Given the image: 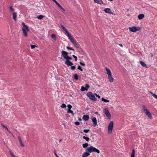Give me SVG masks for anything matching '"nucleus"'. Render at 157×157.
Wrapping results in <instances>:
<instances>
[{
    "label": "nucleus",
    "instance_id": "nucleus-1",
    "mask_svg": "<svg viewBox=\"0 0 157 157\" xmlns=\"http://www.w3.org/2000/svg\"><path fill=\"white\" fill-rule=\"evenodd\" d=\"M142 108L143 112L145 113L149 118L151 119H152V117L151 113L147 109V107L144 105H143L142 106Z\"/></svg>",
    "mask_w": 157,
    "mask_h": 157
},
{
    "label": "nucleus",
    "instance_id": "nucleus-2",
    "mask_svg": "<svg viewBox=\"0 0 157 157\" xmlns=\"http://www.w3.org/2000/svg\"><path fill=\"white\" fill-rule=\"evenodd\" d=\"M86 151L89 153H91L92 152H95L98 154H99L100 152L98 149L92 146H91L90 147L87 148Z\"/></svg>",
    "mask_w": 157,
    "mask_h": 157
},
{
    "label": "nucleus",
    "instance_id": "nucleus-3",
    "mask_svg": "<svg viewBox=\"0 0 157 157\" xmlns=\"http://www.w3.org/2000/svg\"><path fill=\"white\" fill-rule=\"evenodd\" d=\"M113 126V121H111L109 124L108 126V132L109 134L112 133Z\"/></svg>",
    "mask_w": 157,
    "mask_h": 157
},
{
    "label": "nucleus",
    "instance_id": "nucleus-4",
    "mask_svg": "<svg viewBox=\"0 0 157 157\" xmlns=\"http://www.w3.org/2000/svg\"><path fill=\"white\" fill-rule=\"evenodd\" d=\"M72 59V58L71 57H70L68 56L65 59L66 60L65 62V64L68 66L73 65V63L72 62L70 61V60H71Z\"/></svg>",
    "mask_w": 157,
    "mask_h": 157
},
{
    "label": "nucleus",
    "instance_id": "nucleus-5",
    "mask_svg": "<svg viewBox=\"0 0 157 157\" xmlns=\"http://www.w3.org/2000/svg\"><path fill=\"white\" fill-rule=\"evenodd\" d=\"M68 38L76 48H79V45L77 43L76 40H75L72 37L71 35L68 37Z\"/></svg>",
    "mask_w": 157,
    "mask_h": 157
},
{
    "label": "nucleus",
    "instance_id": "nucleus-6",
    "mask_svg": "<svg viewBox=\"0 0 157 157\" xmlns=\"http://www.w3.org/2000/svg\"><path fill=\"white\" fill-rule=\"evenodd\" d=\"M87 96L91 100L96 101L97 100L95 96L91 92H89L87 94Z\"/></svg>",
    "mask_w": 157,
    "mask_h": 157
},
{
    "label": "nucleus",
    "instance_id": "nucleus-7",
    "mask_svg": "<svg viewBox=\"0 0 157 157\" xmlns=\"http://www.w3.org/2000/svg\"><path fill=\"white\" fill-rule=\"evenodd\" d=\"M61 56H63V58L65 59L68 56V53L66 51L62 50L61 52Z\"/></svg>",
    "mask_w": 157,
    "mask_h": 157
},
{
    "label": "nucleus",
    "instance_id": "nucleus-8",
    "mask_svg": "<svg viewBox=\"0 0 157 157\" xmlns=\"http://www.w3.org/2000/svg\"><path fill=\"white\" fill-rule=\"evenodd\" d=\"M60 25L61 28L63 29L65 32V33L67 34L68 37H69L71 35V34L69 33L67 29L62 24H60Z\"/></svg>",
    "mask_w": 157,
    "mask_h": 157
},
{
    "label": "nucleus",
    "instance_id": "nucleus-9",
    "mask_svg": "<svg viewBox=\"0 0 157 157\" xmlns=\"http://www.w3.org/2000/svg\"><path fill=\"white\" fill-rule=\"evenodd\" d=\"M104 113L106 115V116L108 118H110L111 117V115L109 110H108V109L107 108H105Z\"/></svg>",
    "mask_w": 157,
    "mask_h": 157
},
{
    "label": "nucleus",
    "instance_id": "nucleus-10",
    "mask_svg": "<svg viewBox=\"0 0 157 157\" xmlns=\"http://www.w3.org/2000/svg\"><path fill=\"white\" fill-rule=\"evenodd\" d=\"M129 29L130 31L134 32L137 31V27L135 26L131 27L129 28Z\"/></svg>",
    "mask_w": 157,
    "mask_h": 157
},
{
    "label": "nucleus",
    "instance_id": "nucleus-11",
    "mask_svg": "<svg viewBox=\"0 0 157 157\" xmlns=\"http://www.w3.org/2000/svg\"><path fill=\"white\" fill-rule=\"evenodd\" d=\"M104 11L106 13H108L110 14H113V13L112 12L111 10L109 8H106L105 9Z\"/></svg>",
    "mask_w": 157,
    "mask_h": 157
},
{
    "label": "nucleus",
    "instance_id": "nucleus-12",
    "mask_svg": "<svg viewBox=\"0 0 157 157\" xmlns=\"http://www.w3.org/2000/svg\"><path fill=\"white\" fill-rule=\"evenodd\" d=\"M92 121L93 123V126L95 127L97 124V119L95 117H94L92 120Z\"/></svg>",
    "mask_w": 157,
    "mask_h": 157
},
{
    "label": "nucleus",
    "instance_id": "nucleus-13",
    "mask_svg": "<svg viewBox=\"0 0 157 157\" xmlns=\"http://www.w3.org/2000/svg\"><path fill=\"white\" fill-rule=\"evenodd\" d=\"M82 118L84 120L87 121L89 119V116L88 115H85L83 116Z\"/></svg>",
    "mask_w": 157,
    "mask_h": 157
},
{
    "label": "nucleus",
    "instance_id": "nucleus-14",
    "mask_svg": "<svg viewBox=\"0 0 157 157\" xmlns=\"http://www.w3.org/2000/svg\"><path fill=\"white\" fill-rule=\"evenodd\" d=\"M22 31L24 34V35L25 36L27 37L28 36V34L27 31H28L25 28H22Z\"/></svg>",
    "mask_w": 157,
    "mask_h": 157
},
{
    "label": "nucleus",
    "instance_id": "nucleus-15",
    "mask_svg": "<svg viewBox=\"0 0 157 157\" xmlns=\"http://www.w3.org/2000/svg\"><path fill=\"white\" fill-rule=\"evenodd\" d=\"M108 78L110 82H113L114 81V79L112 77V75L108 76Z\"/></svg>",
    "mask_w": 157,
    "mask_h": 157
},
{
    "label": "nucleus",
    "instance_id": "nucleus-16",
    "mask_svg": "<svg viewBox=\"0 0 157 157\" xmlns=\"http://www.w3.org/2000/svg\"><path fill=\"white\" fill-rule=\"evenodd\" d=\"M105 70L106 71V73L108 75V76L112 75L110 70L107 67L105 68Z\"/></svg>",
    "mask_w": 157,
    "mask_h": 157
},
{
    "label": "nucleus",
    "instance_id": "nucleus-17",
    "mask_svg": "<svg viewBox=\"0 0 157 157\" xmlns=\"http://www.w3.org/2000/svg\"><path fill=\"white\" fill-rule=\"evenodd\" d=\"M94 2L95 3L101 5L103 4V2L101 0H94Z\"/></svg>",
    "mask_w": 157,
    "mask_h": 157
},
{
    "label": "nucleus",
    "instance_id": "nucleus-18",
    "mask_svg": "<svg viewBox=\"0 0 157 157\" xmlns=\"http://www.w3.org/2000/svg\"><path fill=\"white\" fill-rule=\"evenodd\" d=\"M1 125L3 128L6 129L9 132V133H11V132L8 130L6 126L4 125L2 123L1 124Z\"/></svg>",
    "mask_w": 157,
    "mask_h": 157
},
{
    "label": "nucleus",
    "instance_id": "nucleus-19",
    "mask_svg": "<svg viewBox=\"0 0 157 157\" xmlns=\"http://www.w3.org/2000/svg\"><path fill=\"white\" fill-rule=\"evenodd\" d=\"M88 152H86L83 153L82 157H87L90 155V154Z\"/></svg>",
    "mask_w": 157,
    "mask_h": 157
},
{
    "label": "nucleus",
    "instance_id": "nucleus-20",
    "mask_svg": "<svg viewBox=\"0 0 157 157\" xmlns=\"http://www.w3.org/2000/svg\"><path fill=\"white\" fill-rule=\"evenodd\" d=\"M140 63L141 65L144 67H145V68H147L148 67L145 64V63L142 61H140Z\"/></svg>",
    "mask_w": 157,
    "mask_h": 157
},
{
    "label": "nucleus",
    "instance_id": "nucleus-21",
    "mask_svg": "<svg viewBox=\"0 0 157 157\" xmlns=\"http://www.w3.org/2000/svg\"><path fill=\"white\" fill-rule=\"evenodd\" d=\"M144 15L143 14H140L138 16V19L139 20H141L144 18Z\"/></svg>",
    "mask_w": 157,
    "mask_h": 157
},
{
    "label": "nucleus",
    "instance_id": "nucleus-22",
    "mask_svg": "<svg viewBox=\"0 0 157 157\" xmlns=\"http://www.w3.org/2000/svg\"><path fill=\"white\" fill-rule=\"evenodd\" d=\"M22 25L24 27H25L24 28H25L28 31H29V29L27 25H25L24 23L22 22Z\"/></svg>",
    "mask_w": 157,
    "mask_h": 157
},
{
    "label": "nucleus",
    "instance_id": "nucleus-23",
    "mask_svg": "<svg viewBox=\"0 0 157 157\" xmlns=\"http://www.w3.org/2000/svg\"><path fill=\"white\" fill-rule=\"evenodd\" d=\"M13 18L14 21H16L17 15L16 13L15 12H13Z\"/></svg>",
    "mask_w": 157,
    "mask_h": 157
},
{
    "label": "nucleus",
    "instance_id": "nucleus-24",
    "mask_svg": "<svg viewBox=\"0 0 157 157\" xmlns=\"http://www.w3.org/2000/svg\"><path fill=\"white\" fill-rule=\"evenodd\" d=\"M72 107V106H71V107L70 108H69V109H68L67 113H71L72 114V115L73 116V115H74V112L72 110H71V108Z\"/></svg>",
    "mask_w": 157,
    "mask_h": 157
},
{
    "label": "nucleus",
    "instance_id": "nucleus-25",
    "mask_svg": "<svg viewBox=\"0 0 157 157\" xmlns=\"http://www.w3.org/2000/svg\"><path fill=\"white\" fill-rule=\"evenodd\" d=\"M51 38L52 39H53L54 40H56V36L55 35V34H51Z\"/></svg>",
    "mask_w": 157,
    "mask_h": 157
},
{
    "label": "nucleus",
    "instance_id": "nucleus-26",
    "mask_svg": "<svg viewBox=\"0 0 157 157\" xmlns=\"http://www.w3.org/2000/svg\"><path fill=\"white\" fill-rule=\"evenodd\" d=\"M44 17V15H40L38 16L37 17V18L39 20H41Z\"/></svg>",
    "mask_w": 157,
    "mask_h": 157
},
{
    "label": "nucleus",
    "instance_id": "nucleus-27",
    "mask_svg": "<svg viewBox=\"0 0 157 157\" xmlns=\"http://www.w3.org/2000/svg\"><path fill=\"white\" fill-rule=\"evenodd\" d=\"M74 78L77 80L78 79V75L77 74H75L74 75Z\"/></svg>",
    "mask_w": 157,
    "mask_h": 157
},
{
    "label": "nucleus",
    "instance_id": "nucleus-28",
    "mask_svg": "<svg viewBox=\"0 0 157 157\" xmlns=\"http://www.w3.org/2000/svg\"><path fill=\"white\" fill-rule=\"evenodd\" d=\"M89 145L88 143H85L82 144V147L83 148H85L87 147Z\"/></svg>",
    "mask_w": 157,
    "mask_h": 157
},
{
    "label": "nucleus",
    "instance_id": "nucleus-29",
    "mask_svg": "<svg viewBox=\"0 0 157 157\" xmlns=\"http://www.w3.org/2000/svg\"><path fill=\"white\" fill-rule=\"evenodd\" d=\"M101 101L105 102H108L109 101L108 100H107L103 98H101Z\"/></svg>",
    "mask_w": 157,
    "mask_h": 157
},
{
    "label": "nucleus",
    "instance_id": "nucleus-30",
    "mask_svg": "<svg viewBox=\"0 0 157 157\" xmlns=\"http://www.w3.org/2000/svg\"><path fill=\"white\" fill-rule=\"evenodd\" d=\"M135 151L134 149L132 150V152L131 155V157H135Z\"/></svg>",
    "mask_w": 157,
    "mask_h": 157
},
{
    "label": "nucleus",
    "instance_id": "nucleus-31",
    "mask_svg": "<svg viewBox=\"0 0 157 157\" xmlns=\"http://www.w3.org/2000/svg\"><path fill=\"white\" fill-rule=\"evenodd\" d=\"M81 91H84L85 90H87V89H86L83 86H82L81 87Z\"/></svg>",
    "mask_w": 157,
    "mask_h": 157
},
{
    "label": "nucleus",
    "instance_id": "nucleus-32",
    "mask_svg": "<svg viewBox=\"0 0 157 157\" xmlns=\"http://www.w3.org/2000/svg\"><path fill=\"white\" fill-rule=\"evenodd\" d=\"M66 48L68 50H73V51H75L74 49L73 48H72V47H69L68 46H67Z\"/></svg>",
    "mask_w": 157,
    "mask_h": 157
},
{
    "label": "nucleus",
    "instance_id": "nucleus-33",
    "mask_svg": "<svg viewBox=\"0 0 157 157\" xmlns=\"http://www.w3.org/2000/svg\"><path fill=\"white\" fill-rule=\"evenodd\" d=\"M150 93H151V94H152V95L154 97H155V98H156V99H157V95L155 94H154L152 92H150Z\"/></svg>",
    "mask_w": 157,
    "mask_h": 157
},
{
    "label": "nucleus",
    "instance_id": "nucleus-34",
    "mask_svg": "<svg viewBox=\"0 0 157 157\" xmlns=\"http://www.w3.org/2000/svg\"><path fill=\"white\" fill-rule=\"evenodd\" d=\"M83 138L84 139H85V140L87 141H88L90 139L89 137H86L85 136H83Z\"/></svg>",
    "mask_w": 157,
    "mask_h": 157
},
{
    "label": "nucleus",
    "instance_id": "nucleus-35",
    "mask_svg": "<svg viewBox=\"0 0 157 157\" xmlns=\"http://www.w3.org/2000/svg\"><path fill=\"white\" fill-rule=\"evenodd\" d=\"M71 66V70H74L75 69H76L75 66V65L72 66V65Z\"/></svg>",
    "mask_w": 157,
    "mask_h": 157
},
{
    "label": "nucleus",
    "instance_id": "nucleus-36",
    "mask_svg": "<svg viewBox=\"0 0 157 157\" xmlns=\"http://www.w3.org/2000/svg\"><path fill=\"white\" fill-rule=\"evenodd\" d=\"M9 152L10 155L12 157H16L14 155L13 153L11 151H9Z\"/></svg>",
    "mask_w": 157,
    "mask_h": 157
},
{
    "label": "nucleus",
    "instance_id": "nucleus-37",
    "mask_svg": "<svg viewBox=\"0 0 157 157\" xmlns=\"http://www.w3.org/2000/svg\"><path fill=\"white\" fill-rule=\"evenodd\" d=\"M66 106H67L65 104H64V103H63V104H62V105H60V107L61 108H66Z\"/></svg>",
    "mask_w": 157,
    "mask_h": 157
},
{
    "label": "nucleus",
    "instance_id": "nucleus-38",
    "mask_svg": "<svg viewBox=\"0 0 157 157\" xmlns=\"http://www.w3.org/2000/svg\"><path fill=\"white\" fill-rule=\"evenodd\" d=\"M83 131L85 133H87L90 131V130L89 129H84L83 130Z\"/></svg>",
    "mask_w": 157,
    "mask_h": 157
},
{
    "label": "nucleus",
    "instance_id": "nucleus-39",
    "mask_svg": "<svg viewBox=\"0 0 157 157\" xmlns=\"http://www.w3.org/2000/svg\"><path fill=\"white\" fill-rule=\"evenodd\" d=\"M72 56L73 58H75V62H76L77 60V59H78V58H77V56H75V55H72Z\"/></svg>",
    "mask_w": 157,
    "mask_h": 157
},
{
    "label": "nucleus",
    "instance_id": "nucleus-40",
    "mask_svg": "<svg viewBox=\"0 0 157 157\" xmlns=\"http://www.w3.org/2000/svg\"><path fill=\"white\" fill-rule=\"evenodd\" d=\"M85 88L87 89V90H88V89L90 87L89 85L88 84H85Z\"/></svg>",
    "mask_w": 157,
    "mask_h": 157
},
{
    "label": "nucleus",
    "instance_id": "nucleus-41",
    "mask_svg": "<svg viewBox=\"0 0 157 157\" xmlns=\"http://www.w3.org/2000/svg\"><path fill=\"white\" fill-rule=\"evenodd\" d=\"M10 11L11 12H13L14 11V9L12 6H10Z\"/></svg>",
    "mask_w": 157,
    "mask_h": 157
},
{
    "label": "nucleus",
    "instance_id": "nucleus-42",
    "mask_svg": "<svg viewBox=\"0 0 157 157\" xmlns=\"http://www.w3.org/2000/svg\"><path fill=\"white\" fill-rule=\"evenodd\" d=\"M77 69L80 70L81 71H82V67L80 66H78L77 67Z\"/></svg>",
    "mask_w": 157,
    "mask_h": 157
},
{
    "label": "nucleus",
    "instance_id": "nucleus-43",
    "mask_svg": "<svg viewBox=\"0 0 157 157\" xmlns=\"http://www.w3.org/2000/svg\"><path fill=\"white\" fill-rule=\"evenodd\" d=\"M19 142H20V145H21V146H22V147H24L25 145L23 143L22 140L21 141H19Z\"/></svg>",
    "mask_w": 157,
    "mask_h": 157
},
{
    "label": "nucleus",
    "instance_id": "nucleus-44",
    "mask_svg": "<svg viewBox=\"0 0 157 157\" xmlns=\"http://www.w3.org/2000/svg\"><path fill=\"white\" fill-rule=\"evenodd\" d=\"M80 64L82 66H85V64L84 63H82L81 62H79Z\"/></svg>",
    "mask_w": 157,
    "mask_h": 157
},
{
    "label": "nucleus",
    "instance_id": "nucleus-45",
    "mask_svg": "<svg viewBox=\"0 0 157 157\" xmlns=\"http://www.w3.org/2000/svg\"><path fill=\"white\" fill-rule=\"evenodd\" d=\"M30 46H31V48H32V49L34 48L35 47H36V45H33V44H31L30 45Z\"/></svg>",
    "mask_w": 157,
    "mask_h": 157
},
{
    "label": "nucleus",
    "instance_id": "nucleus-46",
    "mask_svg": "<svg viewBox=\"0 0 157 157\" xmlns=\"http://www.w3.org/2000/svg\"><path fill=\"white\" fill-rule=\"evenodd\" d=\"M79 122L78 121H76L75 122V125H78L79 124Z\"/></svg>",
    "mask_w": 157,
    "mask_h": 157
},
{
    "label": "nucleus",
    "instance_id": "nucleus-47",
    "mask_svg": "<svg viewBox=\"0 0 157 157\" xmlns=\"http://www.w3.org/2000/svg\"><path fill=\"white\" fill-rule=\"evenodd\" d=\"M17 138H18V140H19V142L22 140H21V137L20 136H17Z\"/></svg>",
    "mask_w": 157,
    "mask_h": 157
},
{
    "label": "nucleus",
    "instance_id": "nucleus-48",
    "mask_svg": "<svg viewBox=\"0 0 157 157\" xmlns=\"http://www.w3.org/2000/svg\"><path fill=\"white\" fill-rule=\"evenodd\" d=\"M17 138H18V140H19V142L22 140H21V137L20 136H17Z\"/></svg>",
    "mask_w": 157,
    "mask_h": 157
},
{
    "label": "nucleus",
    "instance_id": "nucleus-49",
    "mask_svg": "<svg viewBox=\"0 0 157 157\" xmlns=\"http://www.w3.org/2000/svg\"><path fill=\"white\" fill-rule=\"evenodd\" d=\"M56 4L58 3L56 0H52Z\"/></svg>",
    "mask_w": 157,
    "mask_h": 157
},
{
    "label": "nucleus",
    "instance_id": "nucleus-50",
    "mask_svg": "<svg viewBox=\"0 0 157 157\" xmlns=\"http://www.w3.org/2000/svg\"><path fill=\"white\" fill-rule=\"evenodd\" d=\"M71 106H72L71 105L69 104L68 105H67V107H68V109H69V108H70L71 107Z\"/></svg>",
    "mask_w": 157,
    "mask_h": 157
},
{
    "label": "nucleus",
    "instance_id": "nucleus-51",
    "mask_svg": "<svg viewBox=\"0 0 157 157\" xmlns=\"http://www.w3.org/2000/svg\"><path fill=\"white\" fill-rule=\"evenodd\" d=\"M96 96L98 97L99 98H100V96L99 95L96 94Z\"/></svg>",
    "mask_w": 157,
    "mask_h": 157
},
{
    "label": "nucleus",
    "instance_id": "nucleus-52",
    "mask_svg": "<svg viewBox=\"0 0 157 157\" xmlns=\"http://www.w3.org/2000/svg\"><path fill=\"white\" fill-rule=\"evenodd\" d=\"M56 5L58 7H59L60 6V5L58 3L56 4Z\"/></svg>",
    "mask_w": 157,
    "mask_h": 157
},
{
    "label": "nucleus",
    "instance_id": "nucleus-53",
    "mask_svg": "<svg viewBox=\"0 0 157 157\" xmlns=\"http://www.w3.org/2000/svg\"><path fill=\"white\" fill-rule=\"evenodd\" d=\"M64 12H65V9L63 7L62 8H61V9Z\"/></svg>",
    "mask_w": 157,
    "mask_h": 157
},
{
    "label": "nucleus",
    "instance_id": "nucleus-54",
    "mask_svg": "<svg viewBox=\"0 0 157 157\" xmlns=\"http://www.w3.org/2000/svg\"><path fill=\"white\" fill-rule=\"evenodd\" d=\"M62 140V139H60L59 140V143H60V142H61Z\"/></svg>",
    "mask_w": 157,
    "mask_h": 157
},
{
    "label": "nucleus",
    "instance_id": "nucleus-55",
    "mask_svg": "<svg viewBox=\"0 0 157 157\" xmlns=\"http://www.w3.org/2000/svg\"><path fill=\"white\" fill-rule=\"evenodd\" d=\"M119 45H120V46L121 47H122V46H123L122 44H119Z\"/></svg>",
    "mask_w": 157,
    "mask_h": 157
},
{
    "label": "nucleus",
    "instance_id": "nucleus-56",
    "mask_svg": "<svg viewBox=\"0 0 157 157\" xmlns=\"http://www.w3.org/2000/svg\"><path fill=\"white\" fill-rule=\"evenodd\" d=\"M54 154H55V153H56V151L55 150H54Z\"/></svg>",
    "mask_w": 157,
    "mask_h": 157
},
{
    "label": "nucleus",
    "instance_id": "nucleus-57",
    "mask_svg": "<svg viewBox=\"0 0 157 157\" xmlns=\"http://www.w3.org/2000/svg\"><path fill=\"white\" fill-rule=\"evenodd\" d=\"M140 29H141L140 27H138V31L140 30Z\"/></svg>",
    "mask_w": 157,
    "mask_h": 157
},
{
    "label": "nucleus",
    "instance_id": "nucleus-58",
    "mask_svg": "<svg viewBox=\"0 0 157 157\" xmlns=\"http://www.w3.org/2000/svg\"><path fill=\"white\" fill-rule=\"evenodd\" d=\"M59 8L60 9H61V8H62L63 7L60 5Z\"/></svg>",
    "mask_w": 157,
    "mask_h": 157
},
{
    "label": "nucleus",
    "instance_id": "nucleus-59",
    "mask_svg": "<svg viewBox=\"0 0 157 157\" xmlns=\"http://www.w3.org/2000/svg\"><path fill=\"white\" fill-rule=\"evenodd\" d=\"M78 120H79V121H81V120H82V119H81V118H78Z\"/></svg>",
    "mask_w": 157,
    "mask_h": 157
},
{
    "label": "nucleus",
    "instance_id": "nucleus-60",
    "mask_svg": "<svg viewBox=\"0 0 157 157\" xmlns=\"http://www.w3.org/2000/svg\"><path fill=\"white\" fill-rule=\"evenodd\" d=\"M54 155H55L56 156H57V155H57V154L56 153H55V154H54Z\"/></svg>",
    "mask_w": 157,
    "mask_h": 157
},
{
    "label": "nucleus",
    "instance_id": "nucleus-61",
    "mask_svg": "<svg viewBox=\"0 0 157 157\" xmlns=\"http://www.w3.org/2000/svg\"><path fill=\"white\" fill-rule=\"evenodd\" d=\"M11 134L12 135V136H13V137H14V136L13 135V134L11 132Z\"/></svg>",
    "mask_w": 157,
    "mask_h": 157
},
{
    "label": "nucleus",
    "instance_id": "nucleus-62",
    "mask_svg": "<svg viewBox=\"0 0 157 157\" xmlns=\"http://www.w3.org/2000/svg\"><path fill=\"white\" fill-rule=\"evenodd\" d=\"M98 113V112H96L95 113V114H97Z\"/></svg>",
    "mask_w": 157,
    "mask_h": 157
},
{
    "label": "nucleus",
    "instance_id": "nucleus-63",
    "mask_svg": "<svg viewBox=\"0 0 157 157\" xmlns=\"http://www.w3.org/2000/svg\"><path fill=\"white\" fill-rule=\"evenodd\" d=\"M56 157H59L58 155H57V156H56Z\"/></svg>",
    "mask_w": 157,
    "mask_h": 157
},
{
    "label": "nucleus",
    "instance_id": "nucleus-64",
    "mask_svg": "<svg viewBox=\"0 0 157 157\" xmlns=\"http://www.w3.org/2000/svg\"><path fill=\"white\" fill-rule=\"evenodd\" d=\"M94 94L96 96V95L97 94L95 93V94Z\"/></svg>",
    "mask_w": 157,
    "mask_h": 157
}]
</instances>
